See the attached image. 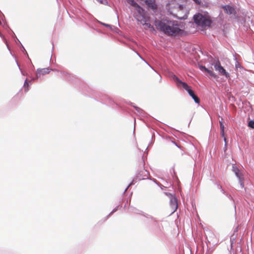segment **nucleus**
Segmentation results:
<instances>
[{"label":"nucleus","instance_id":"nucleus-14","mask_svg":"<svg viewBox=\"0 0 254 254\" xmlns=\"http://www.w3.org/2000/svg\"><path fill=\"white\" fill-rule=\"evenodd\" d=\"M144 26V29H150V31H154V28L152 25H151L150 23L147 22H144L143 24H142Z\"/></svg>","mask_w":254,"mask_h":254},{"label":"nucleus","instance_id":"nucleus-6","mask_svg":"<svg viewBox=\"0 0 254 254\" xmlns=\"http://www.w3.org/2000/svg\"><path fill=\"white\" fill-rule=\"evenodd\" d=\"M149 175L148 172L144 169H142L137 174V178L141 180L147 178Z\"/></svg>","mask_w":254,"mask_h":254},{"label":"nucleus","instance_id":"nucleus-3","mask_svg":"<svg viewBox=\"0 0 254 254\" xmlns=\"http://www.w3.org/2000/svg\"><path fill=\"white\" fill-rule=\"evenodd\" d=\"M194 22L198 26L202 27L209 26L211 25V21L208 16H205L201 14L195 15L193 16Z\"/></svg>","mask_w":254,"mask_h":254},{"label":"nucleus","instance_id":"nucleus-10","mask_svg":"<svg viewBox=\"0 0 254 254\" xmlns=\"http://www.w3.org/2000/svg\"><path fill=\"white\" fill-rule=\"evenodd\" d=\"M170 205L174 211L177 210L178 208V203L177 199L175 197H172L171 198L170 200Z\"/></svg>","mask_w":254,"mask_h":254},{"label":"nucleus","instance_id":"nucleus-21","mask_svg":"<svg viewBox=\"0 0 254 254\" xmlns=\"http://www.w3.org/2000/svg\"><path fill=\"white\" fill-rule=\"evenodd\" d=\"M235 67L236 69H238V68H241V65L239 63L237 62L235 64Z\"/></svg>","mask_w":254,"mask_h":254},{"label":"nucleus","instance_id":"nucleus-7","mask_svg":"<svg viewBox=\"0 0 254 254\" xmlns=\"http://www.w3.org/2000/svg\"><path fill=\"white\" fill-rule=\"evenodd\" d=\"M199 67L200 70L202 71L204 70L205 71L207 72L211 77H213L214 78L217 77V75L212 70L206 68L204 66L199 65Z\"/></svg>","mask_w":254,"mask_h":254},{"label":"nucleus","instance_id":"nucleus-16","mask_svg":"<svg viewBox=\"0 0 254 254\" xmlns=\"http://www.w3.org/2000/svg\"><path fill=\"white\" fill-rule=\"evenodd\" d=\"M146 2H147L148 5L149 7H151L152 9H155L156 8V5L153 3L152 2V0H150V3H149L148 1H146Z\"/></svg>","mask_w":254,"mask_h":254},{"label":"nucleus","instance_id":"nucleus-23","mask_svg":"<svg viewBox=\"0 0 254 254\" xmlns=\"http://www.w3.org/2000/svg\"><path fill=\"white\" fill-rule=\"evenodd\" d=\"M219 123H220V125H223V119H221V121H219Z\"/></svg>","mask_w":254,"mask_h":254},{"label":"nucleus","instance_id":"nucleus-11","mask_svg":"<svg viewBox=\"0 0 254 254\" xmlns=\"http://www.w3.org/2000/svg\"><path fill=\"white\" fill-rule=\"evenodd\" d=\"M174 79H175L177 80L178 84H181L183 87L185 89H186L188 92L189 90H191L190 87L186 83L183 82L180 79H179L178 77H176V76H174Z\"/></svg>","mask_w":254,"mask_h":254},{"label":"nucleus","instance_id":"nucleus-12","mask_svg":"<svg viewBox=\"0 0 254 254\" xmlns=\"http://www.w3.org/2000/svg\"><path fill=\"white\" fill-rule=\"evenodd\" d=\"M188 93L189 95L193 99L195 103H199L200 100L199 98L195 95L194 92L192 90H189Z\"/></svg>","mask_w":254,"mask_h":254},{"label":"nucleus","instance_id":"nucleus-9","mask_svg":"<svg viewBox=\"0 0 254 254\" xmlns=\"http://www.w3.org/2000/svg\"><path fill=\"white\" fill-rule=\"evenodd\" d=\"M223 8L225 12L227 13V14H231L235 12L234 8L229 5L223 6Z\"/></svg>","mask_w":254,"mask_h":254},{"label":"nucleus","instance_id":"nucleus-13","mask_svg":"<svg viewBox=\"0 0 254 254\" xmlns=\"http://www.w3.org/2000/svg\"><path fill=\"white\" fill-rule=\"evenodd\" d=\"M233 168H234V171L235 172L236 176L240 180V182L241 185L242 186V187H244V185L243 182V179H242L243 178L242 177L241 175L239 173V170L237 168H235L234 167H233Z\"/></svg>","mask_w":254,"mask_h":254},{"label":"nucleus","instance_id":"nucleus-24","mask_svg":"<svg viewBox=\"0 0 254 254\" xmlns=\"http://www.w3.org/2000/svg\"><path fill=\"white\" fill-rule=\"evenodd\" d=\"M174 144H175L176 146H178V147H180V146L178 145V144L177 143L174 142Z\"/></svg>","mask_w":254,"mask_h":254},{"label":"nucleus","instance_id":"nucleus-8","mask_svg":"<svg viewBox=\"0 0 254 254\" xmlns=\"http://www.w3.org/2000/svg\"><path fill=\"white\" fill-rule=\"evenodd\" d=\"M127 2L136 8L137 11H140L142 8L134 0H127Z\"/></svg>","mask_w":254,"mask_h":254},{"label":"nucleus","instance_id":"nucleus-5","mask_svg":"<svg viewBox=\"0 0 254 254\" xmlns=\"http://www.w3.org/2000/svg\"><path fill=\"white\" fill-rule=\"evenodd\" d=\"M137 11L138 13L135 15V17L141 24H143L144 22H148L149 21V18L144 14L143 9L140 11Z\"/></svg>","mask_w":254,"mask_h":254},{"label":"nucleus","instance_id":"nucleus-17","mask_svg":"<svg viewBox=\"0 0 254 254\" xmlns=\"http://www.w3.org/2000/svg\"><path fill=\"white\" fill-rule=\"evenodd\" d=\"M220 127L221 129V134L223 137H224V125H220Z\"/></svg>","mask_w":254,"mask_h":254},{"label":"nucleus","instance_id":"nucleus-2","mask_svg":"<svg viewBox=\"0 0 254 254\" xmlns=\"http://www.w3.org/2000/svg\"><path fill=\"white\" fill-rule=\"evenodd\" d=\"M176 3V1H172V3L169 4V7L170 9L174 8V10L172 11V12H175V14L176 17L178 18L182 19H186L188 16V10L186 8L182 5H180L177 4L176 7L173 6V5Z\"/></svg>","mask_w":254,"mask_h":254},{"label":"nucleus","instance_id":"nucleus-25","mask_svg":"<svg viewBox=\"0 0 254 254\" xmlns=\"http://www.w3.org/2000/svg\"><path fill=\"white\" fill-rule=\"evenodd\" d=\"M106 26H109V25H107V24H106L105 25Z\"/></svg>","mask_w":254,"mask_h":254},{"label":"nucleus","instance_id":"nucleus-19","mask_svg":"<svg viewBox=\"0 0 254 254\" xmlns=\"http://www.w3.org/2000/svg\"><path fill=\"white\" fill-rule=\"evenodd\" d=\"M248 126L249 127L254 128V121H251L249 122Z\"/></svg>","mask_w":254,"mask_h":254},{"label":"nucleus","instance_id":"nucleus-4","mask_svg":"<svg viewBox=\"0 0 254 254\" xmlns=\"http://www.w3.org/2000/svg\"><path fill=\"white\" fill-rule=\"evenodd\" d=\"M215 69L218 71L219 74L222 75H224L226 78H228L230 77V74L229 73L226 72V70L221 65L220 61L218 60L213 64Z\"/></svg>","mask_w":254,"mask_h":254},{"label":"nucleus","instance_id":"nucleus-1","mask_svg":"<svg viewBox=\"0 0 254 254\" xmlns=\"http://www.w3.org/2000/svg\"><path fill=\"white\" fill-rule=\"evenodd\" d=\"M154 25L157 29L169 36H176L179 34L181 30L175 21H170L166 23L160 20H155Z\"/></svg>","mask_w":254,"mask_h":254},{"label":"nucleus","instance_id":"nucleus-18","mask_svg":"<svg viewBox=\"0 0 254 254\" xmlns=\"http://www.w3.org/2000/svg\"><path fill=\"white\" fill-rule=\"evenodd\" d=\"M28 86H29V84H28V83L27 80L26 79L25 80V82H24V88H25V92H27L29 90Z\"/></svg>","mask_w":254,"mask_h":254},{"label":"nucleus","instance_id":"nucleus-22","mask_svg":"<svg viewBox=\"0 0 254 254\" xmlns=\"http://www.w3.org/2000/svg\"><path fill=\"white\" fill-rule=\"evenodd\" d=\"M196 4H200L201 3V0H193Z\"/></svg>","mask_w":254,"mask_h":254},{"label":"nucleus","instance_id":"nucleus-20","mask_svg":"<svg viewBox=\"0 0 254 254\" xmlns=\"http://www.w3.org/2000/svg\"><path fill=\"white\" fill-rule=\"evenodd\" d=\"M97 0L102 4H105L107 3V0Z\"/></svg>","mask_w":254,"mask_h":254},{"label":"nucleus","instance_id":"nucleus-15","mask_svg":"<svg viewBox=\"0 0 254 254\" xmlns=\"http://www.w3.org/2000/svg\"><path fill=\"white\" fill-rule=\"evenodd\" d=\"M50 72V69L48 68H45L42 69H40L38 70V74H39L40 75L42 74H46L47 73H49Z\"/></svg>","mask_w":254,"mask_h":254}]
</instances>
